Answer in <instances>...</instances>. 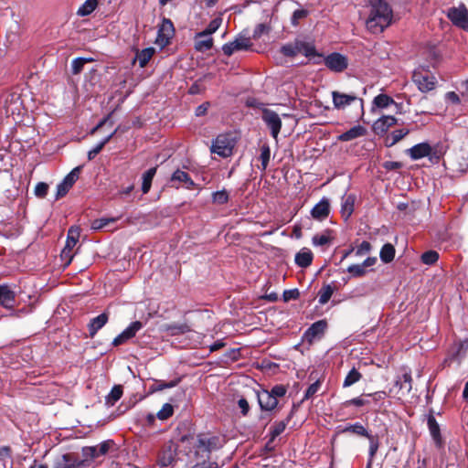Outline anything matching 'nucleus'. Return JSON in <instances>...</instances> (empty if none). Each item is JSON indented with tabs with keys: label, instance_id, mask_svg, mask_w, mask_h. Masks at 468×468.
<instances>
[{
	"label": "nucleus",
	"instance_id": "nucleus-1",
	"mask_svg": "<svg viewBox=\"0 0 468 468\" xmlns=\"http://www.w3.org/2000/svg\"><path fill=\"white\" fill-rule=\"evenodd\" d=\"M369 15L367 28L372 33H381L393 18V11L385 0H368Z\"/></svg>",
	"mask_w": 468,
	"mask_h": 468
},
{
	"label": "nucleus",
	"instance_id": "nucleus-2",
	"mask_svg": "<svg viewBox=\"0 0 468 468\" xmlns=\"http://www.w3.org/2000/svg\"><path fill=\"white\" fill-rule=\"evenodd\" d=\"M222 445L223 440L218 436L199 434L194 442L195 456L197 463L206 462L211 452L221 448Z\"/></svg>",
	"mask_w": 468,
	"mask_h": 468
},
{
	"label": "nucleus",
	"instance_id": "nucleus-3",
	"mask_svg": "<svg viewBox=\"0 0 468 468\" xmlns=\"http://www.w3.org/2000/svg\"><path fill=\"white\" fill-rule=\"evenodd\" d=\"M332 101L336 110H345L347 106L357 104L359 116L364 115V100L355 93H345L338 90L332 91Z\"/></svg>",
	"mask_w": 468,
	"mask_h": 468
},
{
	"label": "nucleus",
	"instance_id": "nucleus-4",
	"mask_svg": "<svg viewBox=\"0 0 468 468\" xmlns=\"http://www.w3.org/2000/svg\"><path fill=\"white\" fill-rule=\"evenodd\" d=\"M281 53L286 57L291 58L295 57L300 53L303 54L307 58H321V55L316 52L315 48L313 44L300 40H296L293 43H288L283 45L281 48Z\"/></svg>",
	"mask_w": 468,
	"mask_h": 468
},
{
	"label": "nucleus",
	"instance_id": "nucleus-5",
	"mask_svg": "<svg viewBox=\"0 0 468 468\" xmlns=\"http://www.w3.org/2000/svg\"><path fill=\"white\" fill-rule=\"evenodd\" d=\"M446 16L455 27L468 32V9L463 4L450 7Z\"/></svg>",
	"mask_w": 468,
	"mask_h": 468
},
{
	"label": "nucleus",
	"instance_id": "nucleus-6",
	"mask_svg": "<svg viewBox=\"0 0 468 468\" xmlns=\"http://www.w3.org/2000/svg\"><path fill=\"white\" fill-rule=\"evenodd\" d=\"M235 145L233 138L229 134H219L212 143L211 152L221 157L232 154Z\"/></svg>",
	"mask_w": 468,
	"mask_h": 468
},
{
	"label": "nucleus",
	"instance_id": "nucleus-7",
	"mask_svg": "<svg viewBox=\"0 0 468 468\" xmlns=\"http://www.w3.org/2000/svg\"><path fill=\"white\" fill-rule=\"evenodd\" d=\"M80 235V229L79 227L72 226L69 229L66 244L61 251V258L63 261H66L67 265H69L71 262L74 257L72 250L77 245Z\"/></svg>",
	"mask_w": 468,
	"mask_h": 468
},
{
	"label": "nucleus",
	"instance_id": "nucleus-8",
	"mask_svg": "<svg viewBox=\"0 0 468 468\" xmlns=\"http://www.w3.org/2000/svg\"><path fill=\"white\" fill-rule=\"evenodd\" d=\"M412 80L421 92H429L436 87V78L427 71L415 70L412 74Z\"/></svg>",
	"mask_w": 468,
	"mask_h": 468
},
{
	"label": "nucleus",
	"instance_id": "nucleus-9",
	"mask_svg": "<svg viewBox=\"0 0 468 468\" xmlns=\"http://www.w3.org/2000/svg\"><path fill=\"white\" fill-rule=\"evenodd\" d=\"M251 47L250 37L239 35L233 41L224 44L222 51L226 56L229 57L237 51L249 50Z\"/></svg>",
	"mask_w": 468,
	"mask_h": 468
},
{
	"label": "nucleus",
	"instance_id": "nucleus-10",
	"mask_svg": "<svg viewBox=\"0 0 468 468\" xmlns=\"http://www.w3.org/2000/svg\"><path fill=\"white\" fill-rule=\"evenodd\" d=\"M261 118L268 128L271 130V136L274 139H277L282 128V120L279 114L270 109H264L262 111Z\"/></svg>",
	"mask_w": 468,
	"mask_h": 468
},
{
	"label": "nucleus",
	"instance_id": "nucleus-11",
	"mask_svg": "<svg viewBox=\"0 0 468 468\" xmlns=\"http://www.w3.org/2000/svg\"><path fill=\"white\" fill-rule=\"evenodd\" d=\"M324 65L334 72H342L348 67V59L346 56L334 52L324 58Z\"/></svg>",
	"mask_w": 468,
	"mask_h": 468
},
{
	"label": "nucleus",
	"instance_id": "nucleus-12",
	"mask_svg": "<svg viewBox=\"0 0 468 468\" xmlns=\"http://www.w3.org/2000/svg\"><path fill=\"white\" fill-rule=\"evenodd\" d=\"M327 328L325 320H319L314 323L303 334V340L309 344L320 340Z\"/></svg>",
	"mask_w": 468,
	"mask_h": 468
},
{
	"label": "nucleus",
	"instance_id": "nucleus-13",
	"mask_svg": "<svg viewBox=\"0 0 468 468\" xmlns=\"http://www.w3.org/2000/svg\"><path fill=\"white\" fill-rule=\"evenodd\" d=\"M87 459L79 460L71 453L63 454L54 464V468H85Z\"/></svg>",
	"mask_w": 468,
	"mask_h": 468
},
{
	"label": "nucleus",
	"instance_id": "nucleus-14",
	"mask_svg": "<svg viewBox=\"0 0 468 468\" xmlns=\"http://www.w3.org/2000/svg\"><path fill=\"white\" fill-rule=\"evenodd\" d=\"M5 113L12 116L16 122V116H20L23 110L20 97L16 93L8 95L5 101Z\"/></svg>",
	"mask_w": 468,
	"mask_h": 468
},
{
	"label": "nucleus",
	"instance_id": "nucleus-15",
	"mask_svg": "<svg viewBox=\"0 0 468 468\" xmlns=\"http://www.w3.org/2000/svg\"><path fill=\"white\" fill-rule=\"evenodd\" d=\"M175 32L174 25L168 18H164L158 29L156 43L161 46H165L169 43V39L173 37Z\"/></svg>",
	"mask_w": 468,
	"mask_h": 468
},
{
	"label": "nucleus",
	"instance_id": "nucleus-16",
	"mask_svg": "<svg viewBox=\"0 0 468 468\" xmlns=\"http://www.w3.org/2000/svg\"><path fill=\"white\" fill-rule=\"evenodd\" d=\"M143 328V324L140 321L133 322L126 329L118 335L112 341L114 346L124 344L129 339L135 336L136 333Z\"/></svg>",
	"mask_w": 468,
	"mask_h": 468
},
{
	"label": "nucleus",
	"instance_id": "nucleus-17",
	"mask_svg": "<svg viewBox=\"0 0 468 468\" xmlns=\"http://www.w3.org/2000/svg\"><path fill=\"white\" fill-rule=\"evenodd\" d=\"M171 186L178 188L181 184H184L187 189H193L196 187V183L191 179L189 175L180 169L176 170L170 178Z\"/></svg>",
	"mask_w": 468,
	"mask_h": 468
},
{
	"label": "nucleus",
	"instance_id": "nucleus-18",
	"mask_svg": "<svg viewBox=\"0 0 468 468\" xmlns=\"http://www.w3.org/2000/svg\"><path fill=\"white\" fill-rule=\"evenodd\" d=\"M329 213L330 203L326 197H323L311 210L312 217L320 221L325 219Z\"/></svg>",
	"mask_w": 468,
	"mask_h": 468
},
{
	"label": "nucleus",
	"instance_id": "nucleus-19",
	"mask_svg": "<svg viewBox=\"0 0 468 468\" xmlns=\"http://www.w3.org/2000/svg\"><path fill=\"white\" fill-rule=\"evenodd\" d=\"M258 402L262 410L271 411L278 405L276 400L269 390H261L258 392Z\"/></svg>",
	"mask_w": 468,
	"mask_h": 468
},
{
	"label": "nucleus",
	"instance_id": "nucleus-20",
	"mask_svg": "<svg viewBox=\"0 0 468 468\" xmlns=\"http://www.w3.org/2000/svg\"><path fill=\"white\" fill-rule=\"evenodd\" d=\"M431 147L428 143L418 144L407 150V154L412 160H419L422 157L430 155Z\"/></svg>",
	"mask_w": 468,
	"mask_h": 468
},
{
	"label": "nucleus",
	"instance_id": "nucleus-21",
	"mask_svg": "<svg viewBox=\"0 0 468 468\" xmlns=\"http://www.w3.org/2000/svg\"><path fill=\"white\" fill-rule=\"evenodd\" d=\"M396 122L397 119L395 117L390 115L383 116L375 122L373 130L378 134L385 133L388 128L392 127Z\"/></svg>",
	"mask_w": 468,
	"mask_h": 468
},
{
	"label": "nucleus",
	"instance_id": "nucleus-22",
	"mask_svg": "<svg viewBox=\"0 0 468 468\" xmlns=\"http://www.w3.org/2000/svg\"><path fill=\"white\" fill-rule=\"evenodd\" d=\"M16 293L8 285H0V305L5 308H12L15 303Z\"/></svg>",
	"mask_w": 468,
	"mask_h": 468
},
{
	"label": "nucleus",
	"instance_id": "nucleus-23",
	"mask_svg": "<svg viewBox=\"0 0 468 468\" xmlns=\"http://www.w3.org/2000/svg\"><path fill=\"white\" fill-rule=\"evenodd\" d=\"M109 316L106 313H102L100 315L92 318L88 324L90 336L94 337L97 332L107 324Z\"/></svg>",
	"mask_w": 468,
	"mask_h": 468
},
{
	"label": "nucleus",
	"instance_id": "nucleus-24",
	"mask_svg": "<svg viewBox=\"0 0 468 468\" xmlns=\"http://www.w3.org/2000/svg\"><path fill=\"white\" fill-rule=\"evenodd\" d=\"M367 133V129L361 125H356L349 129L348 131L341 133L338 136V140L341 142H348L358 137H362Z\"/></svg>",
	"mask_w": 468,
	"mask_h": 468
},
{
	"label": "nucleus",
	"instance_id": "nucleus-25",
	"mask_svg": "<svg viewBox=\"0 0 468 468\" xmlns=\"http://www.w3.org/2000/svg\"><path fill=\"white\" fill-rule=\"evenodd\" d=\"M356 197L353 194L342 197L341 215L346 220L352 215L355 207Z\"/></svg>",
	"mask_w": 468,
	"mask_h": 468
},
{
	"label": "nucleus",
	"instance_id": "nucleus-26",
	"mask_svg": "<svg viewBox=\"0 0 468 468\" xmlns=\"http://www.w3.org/2000/svg\"><path fill=\"white\" fill-rule=\"evenodd\" d=\"M313 261V253L310 250L303 249L300 250L295 256V262L298 266L306 268Z\"/></svg>",
	"mask_w": 468,
	"mask_h": 468
},
{
	"label": "nucleus",
	"instance_id": "nucleus-27",
	"mask_svg": "<svg viewBox=\"0 0 468 468\" xmlns=\"http://www.w3.org/2000/svg\"><path fill=\"white\" fill-rule=\"evenodd\" d=\"M427 425L430 431V433L432 439L436 441V443L441 442V430L439 423L437 422L435 417L433 415H429L427 419Z\"/></svg>",
	"mask_w": 468,
	"mask_h": 468
},
{
	"label": "nucleus",
	"instance_id": "nucleus-28",
	"mask_svg": "<svg viewBox=\"0 0 468 468\" xmlns=\"http://www.w3.org/2000/svg\"><path fill=\"white\" fill-rule=\"evenodd\" d=\"M341 432H343V433L350 432V433H353V434H356L358 436H362V437H369V432L360 422H356L353 424L346 425L341 431Z\"/></svg>",
	"mask_w": 468,
	"mask_h": 468
},
{
	"label": "nucleus",
	"instance_id": "nucleus-29",
	"mask_svg": "<svg viewBox=\"0 0 468 468\" xmlns=\"http://www.w3.org/2000/svg\"><path fill=\"white\" fill-rule=\"evenodd\" d=\"M155 53L154 48H146L136 53L135 59L138 60L141 68H144Z\"/></svg>",
	"mask_w": 468,
	"mask_h": 468
},
{
	"label": "nucleus",
	"instance_id": "nucleus-30",
	"mask_svg": "<svg viewBox=\"0 0 468 468\" xmlns=\"http://www.w3.org/2000/svg\"><path fill=\"white\" fill-rule=\"evenodd\" d=\"M222 18L221 17H216L213 20L210 21L207 28L201 32L197 33V38H202L205 37H210L213 33H215L219 27L221 26Z\"/></svg>",
	"mask_w": 468,
	"mask_h": 468
},
{
	"label": "nucleus",
	"instance_id": "nucleus-31",
	"mask_svg": "<svg viewBox=\"0 0 468 468\" xmlns=\"http://www.w3.org/2000/svg\"><path fill=\"white\" fill-rule=\"evenodd\" d=\"M292 414V411L291 412V414L286 418V420H281V421H278V422H275L271 427V431H270V435H271V440H270V442L272 441L277 436H279L280 434H282L290 419H291V416Z\"/></svg>",
	"mask_w": 468,
	"mask_h": 468
},
{
	"label": "nucleus",
	"instance_id": "nucleus-32",
	"mask_svg": "<svg viewBox=\"0 0 468 468\" xmlns=\"http://www.w3.org/2000/svg\"><path fill=\"white\" fill-rule=\"evenodd\" d=\"M369 441V450H368V462L367 468H371L373 459L379 448V441L377 436H373L369 433V437H367Z\"/></svg>",
	"mask_w": 468,
	"mask_h": 468
},
{
	"label": "nucleus",
	"instance_id": "nucleus-33",
	"mask_svg": "<svg viewBox=\"0 0 468 468\" xmlns=\"http://www.w3.org/2000/svg\"><path fill=\"white\" fill-rule=\"evenodd\" d=\"M411 382L412 378L410 373L405 372L398 378L395 385L400 389L405 390L406 393H410L412 388Z\"/></svg>",
	"mask_w": 468,
	"mask_h": 468
},
{
	"label": "nucleus",
	"instance_id": "nucleus-34",
	"mask_svg": "<svg viewBox=\"0 0 468 468\" xmlns=\"http://www.w3.org/2000/svg\"><path fill=\"white\" fill-rule=\"evenodd\" d=\"M156 167L148 169L143 174L142 191L144 194H147L151 188L153 178L156 173Z\"/></svg>",
	"mask_w": 468,
	"mask_h": 468
},
{
	"label": "nucleus",
	"instance_id": "nucleus-35",
	"mask_svg": "<svg viewBox=\"0 0 468 468\" xmlns=\"http://www.w3.org/2000/svg\"><path fill=\"white\" fill-rule=\"evenodd\" d=\"M122 396V388L121 385H115L105 399L108 406H113Z\"/></svg>",
	"mask_w": 468,
	"mask_h": 468
},
{
	"label": "nucleus",
	"instance_id": "nucleus-36",
	"mask_svg": "<svg viewBox=\"0 0 468 468\" xmlns=\"http://www.w3.org/2000/svg\"><path fill=\"white\" fill-rule=\"evenodd\" d=\"M379 257L385 263L392 261L395 257V248L393 245L390 243L385 244L380 250Z\"/></svg>",
	"mask_w": 468,
	"mask_h": 468
},
{
	"label": "nucleus",
	"instance_id": "nucleus-37",
	"mask_svg": "<svg viewBox=\"0 0 468 468\" xmlns=\"http://www.w3.org/2000/svg\"><path fill=\"white\" fill-rule=\"evenodd\" d=\"M335 292V288L330 285L326 284L323 286L320 291L318 292V302L320 304H325L330 300L331 296L333 295Z\"/></svg>",
	"mask_w": 468,
	"mask_h": 468
},
{
	"label": "nucleus",
	"instance_id": "nucleus-38",
	"mask_svg": "<svg viewBox=\"0 0 468 468\" xmlns=\"http://www.w3.org/2000/svg\"><path fill=\"white\" fill-rule=\"evenodd\" d=\"M213 46V38L211 37H205L202 38L195 37V48L197 51H207Z\"/></svg>",
	"mask_w": 468,
	"mask_h": 468
},
{
	"label": "nucleus",
	"instance_id": "nucleus-39",
	"mask_svg": "<svg viewBox=\"0 0 468 468\" xmlns=\"http://www.w3.org/2000/svg\"><path fill=\"white\" fill-rule=\"evenodd\" d=\"M98 5L97 0H86L78 9L77 14L80 16H85L91 14Z\"/></svg>",
	"mask_w": 468,
	"mask_h": 468
},
{
	"label": "nucleus",
	"instance_id": "nucleus-40",
	"mask_svg": "<svg viewBox=\"0 0 468 468\" xmlns=\"http://www.w3.org/2000/svg\"><path fill=\"white\" fill-rule=\"evenodd\" d=\"M116 133V130L113 131L111 134L106 136L102 141H101L97 145H95L91 150L88 152L89 160H92L104 147L106 144L110 142V140Z\"/></svg>",
	"mask_w": 468,
	"mask_h": 468
},
{
	"label": "nucleus",
	"instance_id": "nucleus-41",
	"mask_svg": "<svg viewBox=\"0 0 468 468\" xmlns=\"http://www.w3.org/2000/svg\"><path fill=\"white\" fill-rule=\"evenodd\" d=\"M175 460V453L174 452L169 448L166 450L162 451V452L159 454L158 457V463L161 466H168L170 465Z\"/></svg>",
	"mask_w": 468,
	"mask_h": 468
},
{
	"label": "nucleus",
	"instance_id": "nucleus-42",
	"mask_svg": "<svg viewBox=\"0 0 468 468\" xmlns=\"http://www.w3.org/2000/svg\"><path fill=\"white\" fill-rule=\"evenodd\" d=\"M373 104L378 108L384 109L391 104H395V101L387 94H379L374 98Z\"/></svg>",
	"mask_w": 468,
	"mask_h": 468
},
{
	"label": "nucleus",
	"instance_id": "nucleus-43",
	"mask_svg": "<svg viewBox=\"0 0 468 468\" xmlns=\"http://www.w3.org/2000/svg\"><path fill=\"white\" fill-rule=\"evenodd\" d=\"M370 403H371L370 395L369 394H363L360 397L354 398L352 399L346 400L344 403V405L346 406V407L350 406V405H354V406H356V407H362V406H365V405H368Z\"/></svg>",
	"mask_w": 468,
	"mask_h": 468
},
{
	"label": "nucleus",
	"instance_id": "nucleus-44",
	"mask_svg": "<svg viewBox=\"0 0 468 468\" xmlns=\"http://www.w3.org/2000/svg\"><path fill=\"white\" fill-rule=\"evenodd\" d=\"M271 158V149L270 146L267 144H263L261 147V155L260 159L261 161V169L262 171H265L267 169V166L269 165Z\"/></svg>",
	"mask_w": 468,
	"mask_h": 468
},
{
	"label": "nucleus",
	"instance_id": "nucleus-45",
	"mask_svg": "<svg viewBox=\"0 0 468 468\" xmlns=\"http://www.w3.org/2000/svg\"><path fill=\"white\" fill-rule=\"evenodd\" d=\"M361 378H362L361 374L354 367L346 375V377L344 380V383H343V387L344 388L350 387V386L354 385L355 383L358 382Z\"/></svg>",
	"mask_w": 468,
	"mask_h": 468
},
{
	"label": "nucleus",
	"instance_id": "nucleus-46",
	"mask_svg": "<svg viewBox=\"0 0 468 468\" xmlns=\"http://www.w3.org/2000/svg\"><path fill=\"white\" fill-rule=\"evenodd\" d=\"M177 385V381H170V382H164V381H155L153 385L150 386L149 391L150 393H154L157 391H161L165 388H171Z\"/></svg>",
	"mask_w": 468,
	"mask_h": 468
},
{
	"label": "nucleus",
	"instance_id": "nucleus-47",
	"mask_svg": "<svg viewBox=\"0 0 468 468\" xmlns=\"http://www.w3.org/2000/svg\"><path fill=\"white\" fill-rule=\"evenodd\" d=\"M82 455L84 459H87V466L90 464V461L98 458L100 456V453L98 452V447L96 446H90V447H83L82 448Z\"/></svg>",
	"mask_w": 468,
	"mask_h": 468
},
{
	"label": "nucleus",
	"instance_id": "nucleus-48",
	"mask_svg": "<svg viewBox=\"0 0 468 468\" xmlns=\"http://www.w3.org/2000/svg\"><path fill=\"white\" fill-rule=\"evenodd\" d=\"M410 131L408 129H399L396 131H393L391 134L388 137V140H391L389 143V145H394L398 142H399L402 138H404Z\"/></svg>",
	"mask_w": 468,
	"mask_h": 468
},
{
	"label": "nucleus",
	"instance_id": "nucleus-49",
	"mask_svg": "<svg viewBox=\"0 0 468 468\" xmlns=\"http://www.w3.org/2000/svg\"><path fill=\"white\" fill-rule=\"evenodd\" d=\"M91 59L84 58H77L71 62V71L73 74H79L83 69L85 63L90 61Z\"/></svg>",
	"mask_w": 468,
	"mask_h": 468
},
{
	"label": "nucleus",
	"instance_id": "nucleus-50",
	"mask_svg": "<svg viewBox=\"0 0 468 468\" xmlns=\"http://www.w3.org/2000/svg\"><path fill=\"white\" fill-rule=\"evenodd\" d=\"M439 259V254L435 250H428L421 255V261L424 264L431 265Z\"/></svg>",
	"mask_w": 468,
	"mask_h": 468
},
{
	"label": "nucleus",
	"instance_id": "nucleus-51",
	"mask_svg": "<svg viewBox=\"0 0 468 468\" xmlns=\"http://www.w3.org/2000/svg\"><path fill=\"white\" fill-rule=\"evenodd\" d=\"M212 200L218 205L226 204L229 201V194L226 190L216 191L212 195Z\"/></svg>",
	"mask_w": 468,
	"mask_h": 468
},
{
	"label": "nucleus",
	"instance_id": "nucleus-52",
	"mask_svg": "<svg viewBox=\"0 0 468 468\" xmlns=\"http://www.w3.org/2000/svg\"><path fill=\"white\" fill-rule=\"evenodd\" d=\"M166 330L170 333L171 335H176L178 334L190 331L188 325L185 324L168 325Z\"/></svg>",
	"mask_w": 468,
	"mask_h": 468
},
{
	"label": "nucleus",
	"instance_id": "nucleus-53",
	"mask_svg": "<svg viewBox=\"0 0 468 468\" xmlns=\"http://www.w3.org/2000/svg\"><path fill=\"white\" fill-rule=\"evenodd\" d=\"M115 221V218H98V219H95L91 222V229H94V230H98V229H101L103 228H105L109 223L111 222H114Z\"/></svg>",
	"mask_w": 468,
	"mask_h": 468
},
{
	"label": "nucleus",
	"instance_id": "nucleus-54",
	"mask_svg": "<svg viewBox=\"0 0 468 468\" xmlns=\"http://www.w3.org/2000/svg\"><path fill=\"white\" fill-rule=\"evenodd\" d=\"M174 409L171 404L165 403L162 409L157 412L159 420H166L173 415Z\"/></svg>",
	"mask_w": 468,
	"mask_h": 468
},
{
	"label": "nucleus",
	"instance_id": "nucleus-55",
	"mask_svg": "<svg viewBox=\"0 0 468 468\" xmlns=\"http://www.w3.org/2000/svg\"><path fill=\"white\" fill-rule=\"evenodd\" d=\"M347 271L354 277H362L366 274V270L361 264H353L347 268Z\"/></svg>",
	"mask_w": 468,
	"mask_h": 468
},
{
	"label": "nucleus",
	"instance_id": "nucleus-56",
	"mask_svg": "<svg viewBox=\"0 0 468 468\" xmlns=\"http://www.w3.org/2000/svg\"><path fill=\"white\" fill-rule=\"evenodd\" d=\"M71 188L69 185L67 183V181L62 180L58 186H57V193L55 199L58 200L64 197Z\"/></svg>",
	"mask_w": 468,
	"mask_h": 468
},
{
	"label": "nucleus",
	"instance_id": "nucleus-57",
	"mask_svg": "<svg viewBox=\"0 0 468 468\" xmlns=\"http://www.w3.org/2000/svg\"><path fill=\"white\" fill-rule=\"evenodd\" d=\"M286 392L287 389L283 385H276L270 390V393L276 400H278L279 398L284 397Z\"/></svg>",
	"mask_w": 468,
	"mask_h": 468
},
{
	"label": "nucleus",
	"instance_id": "nucleus-58",
	"mask_svg": "<svg viewBox=\"0 0 468 468\" xmlns=\"http://www.w3.org/2000/svg\"><path fill=\"white\" fill-rule=\"evenodd\" d=\"M48 191V185L44 182H39L35 187V195L37 197H45Z\"/></svg>",
	"mask_w": 468,
	"mask_h": 468
},
{
	"label": "nucleus",
	"instance_id": "nucleus-59",
	"mask_svg": "<svg viewBox=\"0 0 468 468\" xmlns=\"http://www.w3.org/2000/svg\"><path fill=\"white\" fill-rule=\"evenodd\" d=\"M320 387H321L320 380H316L314 383L311 384L309 386V388H307L303 399H309L310 398H312L320 389Z\"/></svg>",
	"mask_w": 468,
	"mask_h": 468
},
{
	"label": "nucleus",
	"instance_id": "nucleus-60",
	"mask_svg": "<svg viewBox=\"0 0 468 468\" xmlns=\"http://www.w3.org/2000/svg\"><path fill=\"white\" fill-rule=\"evenodd\" d=\"M330 242V238L326 234L315 235L313 237L314 246H324Z\"/></svg>",
	"mask_w": 468,
	"mask_h": 468
},
{
	"label": "nucleus",
	"instance_id": "nucleus-61",
	"mask_svg": "<svg viewBox=\"0 0 468 468\" xmlns=\"http://www.w3.org/2000/svg\"><path fill=\"white\" fill-rule=\"evenodd\" d=\"M79 174H80V167H76L69 174H68L63 180L67 181V183L69 185V186L72 187V186L74 185V183L77 181V179L79 177Z\"/></svg>",
	"mask_w": 468,
	"mask_h": 468
},
{
	"label": "nucleus",
	"instance_id": "nucleus-62",
	"mask_svg": "<svg viewBox=\"0 0 468 468\" xmlns=\"http://www.w3.org/2000/svg\"><path fill=\"white\" fill-rule=\"evenodd\" d=\"M300 296V292L297 289L285 290L283 292L282 297L284 302H289L291 300H296Z\"/></svg>",
	"mask_w": 468,
	"mask_h": 468
},
{
	"label": "nucleus",
	"instance_id": "nucleus-63",
	"mask_svg": "<svg viewBox=\"0 0 468 468\" xmlns=\"http://www.w3.org/2000/svg\"><path fill=\"white\" fill-rule=\"evenodd\" d=\"M371 250V244L368 241H362V243L356 248V255L364 256L368 253Z\"/></svg>",
	"mask_w": 468,
	"mask_h": 468
},
{
	"label": "nucleus",
	"instance_id": "nucleus-64",
	"mask_svg": "<svg viewBox=\"0 0 468 468\" xmlns=\"http://www.w3.org/2000/svg\"><path fill=\"white\" fill-rule=\"evenodd\" d=\"M307 16V11L303 9L295 10L292 16V24L293 26L298 25L300 19H303Z\"/></svg>",
	"mask_w": 468,
	"mask_h": 468
}]
</instances>
